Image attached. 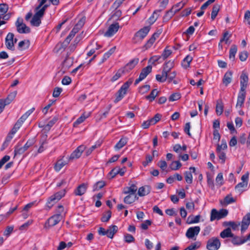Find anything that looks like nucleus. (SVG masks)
I'll return each mask as SVG.
<instances>
[{
    "label": "nucleus",
    "mask_w": 250,
    "mask_h": 250,
    "mask_svg": "<svg viewBox=\"0 0 250 250\" xmlns=\"http://www.w3.org/2000/svg\"><path fill=\"white\" fill-rule=\"evenodd\" d=\"M58 120V117L57 116L54 117L48 123L45 125L44 126V131L45 132H48L51 128L55 124Z\"/></svg>",
    "instance_id": "nucleus-23"
},
{
    "label": "nucleus",
    "mask_w": 250,
    "mask_h": 250,
    "mask_svg": "<svg viewBox=\"0 0 250 250\" xmlns=\"http://www.w3.org/2000/svg\"><path fill=\"white\" fill-rule=\"evenodd\" d=\"M200 231L199 226L189 228L187 231L186 235L188 238H192L195 235H197Z\"/></svg>",
    "instance_id": "nucleus-9"
},
{
    "label": "nucleus",
    "mask_w": 250,
    "mask_h": 250,
    "mask_svg": "<svg viewBox=\"0 0 250 250\" xmlns=\"http://www.w3.org/2000/svg\"><path fill=\"white\" fill-rule=\"evenodd\" d=\"M184 175L186 182L189 184H191L192 183V175L191 171H186Z\"/></svg>",
    "instance_id": "nucleus-36"
},
{
    "label": "nucleus",
    "mask_w": 250,
    "mask_h": 250,
    "mask_svg": "<svg viewBox=\"0 0 250 250\" xmlns=\"http://www.w3.org/2000/svg\"><path fill=\"white\" fill-rule=\"evenodd\" d=\"M105 186V183L103 181L97 182L94 186L93 188L94 190H98L101 189Z\"/></svg>",
    "instance_id": "nucleus-46"
},
{
    "label": "nucleus",
    "mask_w": 250,
    "mask_h": 250,
    "mask_svg": "<svg viewBox=\"0 0 250 250\" xmlns=\"http://www.w3.org/2000/svg\"><path fill=\"white\" fill-rule=\"evenodd\" d=\"M9 9L8 4L5 3L0 4V16L4 15L7 13Z\"/></svg>",
    "instance_id": "nucleus-37"
},
{
    "label": "nucleus",
    "mask_w": 250,
    "mask_h": 250,
    "mask_svg": "<svg viewBox=\"0 0 250 250\" xmlns=\"http://www.w3.org/2000/svg\"><path fill=\"white\" fill-rule=\"evenodd\" d=\"M248 53L247 51H243L239 54V59L242 62L246 61L248 58Z\"/></svg>",
    "instance_id": "nucleus-64"
},
{
    "label": "nucleus",
    "mask_w": 250,
    "mask_h": 250,
    "mask_svg": "<svg viewBox=\"0 0 250 250\" xmlns=\"http://www.w3.org/2000/svg\"><path fill=\"white\" fill-rule=\"evenodd\" d=\"M91 115L90 112H84L83 114L79 117V124L83 122L86 119L89 117Z\"/></svg>",
    "instance_id": "nucleus-47"
},
{
    "label": "nucleus",
    "mask_w": 250,
    "mask_h": 250,
    "mask_svg": "<svg viewBox=\"0 0 250 250\" xmlns=\"http://www.w3.org/2000/svg\"><path fill=\"white\" fill-rule=\"evenodd\" d=\"M151 71L152 66L151 65H148L146 67L144 68L142 70L139 78L135 80L134 84L137 85L141 81L145 79L146 76L151 72Z\"/></svg>",
    "instance_id": "nucleus-4"
},
{
    "label": "nucleus",
    "mask_w": 250,
    "mask_h": 250,
    "mask_svg": "<svg viewBox=\"0 0 250 250\" xmlns=\"http://www.w3.org/2000/svg\"><path fill=\"white\" fill-rule=\"evenodd\" d=\"M78 24H76L74 27L71 30L69 35L65 39L64 43H66V44H68L69 43L71 40L74 38L75 34L78 32V28L77 27Z\"/></svg>",
    "instance_id": "nucleus-17"
},
{
    "label": "nucleus",
    "mask_w": 250,
    "mask_h": 250,
    "mask_svg": "<svg viewBox=\"0 0 250 250\" xmlns=\"http://www.w3.org/2000/svg\"><path fill=\"white\" fill-rule=\"evenodd\" d=\"M118 228L116 225H111L109 226L106 230L107 237L109 238H113L114 234L118 231Z\"/></svg>",
    "instance_id": "nucleus-18"
},
{
    "label": "nucleus",
    "mask_w": 250,
    "mask_h": 250,
    "mask_svg": "<svg viewBox=\"0 0 250 250\" xmlns=\"http://www.w3.org/2000/svg\"><path fill=\"white\" fill-rule=\"evenodd\" d=\"M78 158V147L71 154L69 157V161H72Z\"/></svg>",
    "instance_id": "nucleus-58"
},
{
    "label": "nucleus",
    "mask_w": 250,
    "mask_h": 250,
    "mask_svg": "<svg viewBox=\"0 0 250 250\" xmlns=\"http://www.w3.org/2000/svg\"><path fill=\"white\" fill-rule=\"evenodd\" d=\"M17 31L21 34L29 33L30 32V29L25 24L23 23L21 26L17 28Z\"/></svg>",
    "instance_id": "nucleus-30"
},
{
    "label": "nucleus",
    "mask_w": 250,
    "mask_h": 250,
    "mask_svg": "<svg viewBox=\"0 0 250 250\" xmlns=\"http://www.w3.org/2000/svg\"><path fill=\"white\" fill-rule=\"evenodd\" d=\"M232 72L231 71H228L224 76L223 79V83L227 86L231 82Z\"/></svg>",
    "instance_id": "nucleus-19"
},
{
    "label": "nucleus",
    "mask_w": 250,
    "mask_h": 250,
    "mask_svg": "<svg viewBox=\"0 0 250 250\" xmlns=\"http://www.w3.org/2000/svg\"><path fill=\"white\" fill-rule=\"evenodd\" d=\"M14 34L13 33L9 32L5 38V44L6 48L10 50H15V46L14 45Z\"/></svg>",
    "instance_id": "nucleus-5"
},
{
    "label": "nucleus",
    "mask_w": 250,
    "mask_h": 250,
    "mask_svg": "<svg viewBox=\"0 0 250 250\" xmlns=\"http://www.w3.org/2000/svg\"><path fill=\"white\" fill-rule=\"evenodd\" d=\"M162 11V9H159L156 10L153 12L152 15L148 19V22L151 25L156 21L159 16L158 13L161 12Z\"/></svg>",
    "instance_id": "nucleus-24"
},
{
    "label": "nucleus",
    "mask_w": 250,
    "mask_h": 250,
    "mask_svg": "<svg viewBox=\"0 0 250 250\" xmlns=\"http://www.w3.org/2000/svg\"><path fill=\"white\" fill-rule=\"evenodd\" d=\"M150 86L148 84L144 85L139 88V92L142 94H145L150 90Z\"/></svg>",
    "instance_id": "nucleus-52"
},
{
    "label": "nucleus",
    "mask_w": 250,
    "mask_h": 250,
    "mask_svg": "<svg viewBox=\"0 0 250 250\" xmlns=\"http://www.w3.org/2000/svg\"><path fill=\"white\" fill-rule=\"evenodd\" d=\"M68 163V159L66 158V160H64V156L61 159H59L54 166V169L56 171H59L62 167L66 165Z\"/></svg>",
    "instance_id": "nucleus-14"
},
{
    "label": "nucleus",
    "mask_w": 250,
    "mask_h": 250,
    "mask_svg": "<svg viewBox=\"0 0 250 250\" xmlns=\"http://www.w3.org/2000/svg\"><path fill=\"white\" fill-rule=\"evenodd\" d=\"M127 90L121 86V87L116 94V99L114 101V103H117L118 102L121 101L126 94Z\"/></svg>",
    "instance_id": "nucleus-15"
},
{
    "label": "nucleus",
    "mask_w": 250,
    "mask_h": 250,
    "mask_svg": "<svg viewBox=\"0 0 250 250\" xmlns=\"http://www.w3.org/2000/svg\"><path fill=\"white\" fill-rule=\"evenodd\" d=\"M227 148V145L225 142H224L223 140L222 141L221 145L218 144L217 147L216 148V152H220V151H222V149H226Z\"/></svg>",
    "instance_id": "nucleus-57"
},
{
    "label": "nucleus",
    "mask_w": 250,
    "mask_h": 250,
    "mask_svg": "<svg viewBox=\"0 0 250 250\" xmlns=\"http://www.w3.org/2000/svg\"><path fill=\"white\" fill-rule=\"evenodd\" d=\"M249 78L248 75L244 72H242L240 76V90L245 91V89L248 85Z\"/></svg>",
    "instance_id": "nucleus-12"
},
{
    "label": "nucleus",
    "mask_w": 250,
    "mask_h": 250,
    "mask_svg": "<svg viewBox=\"0 0 250 250\" xmlns=\"http://www.w3.org/2000/svg\"><path fill=\"white\" fill-rule=\"evenodd\" d=\"M30 42L29 40H23L20 42L18 43V48L19 50H25L29 48Z\"/></svg>",
    "instance_id": "nucleus-28"
},
{
    "label": "nucleus",
    "mask_w": 250,
    "mask_h": 250,
    "mask_svg": "<svg viewBox=\"0 0 250 250\" xmlns=\"http://www.w3.org/2000/svg\"><path fill=\"white\" fill-rule=\"evenodd\" d=\"M162 116L159 113L156 114L153 118L150 119V121H151V124L153 125H155L161 119Z\"/></svg>",
    "instance_id": "nucleus-61"
},
{
    "label": "nucleus",
    "mask_w": 250,
    "mask_h": 250,
    "mask_svg": "<svg viewBox=\"0 0 250 250\" xmlns=\"http://www.w3.org/2000/svg\"><path fill=\"white\" fill-rule=\"evenodd\" d=\"M127 142V138L126 137H122L120 141L115 146L114 148L116 150H119L124 147Z\"/></svg>",
    "instance_id": "nucleus-26"
},
{
    "label": "nucleus",
    "mask_w": 250,
    "mask_h": 250,
    "mask_svg": "<svg viewBox=\"0 0 250 250\" xmlns=\"http://www.w3.org/2000/svg\"><path fill=\"white\" fill-rule=\"evenodd\" d=\"M219 219L224 218L228 214V211L226 209H221L218 211Z\"/></svg>",
    "instance_id": "nucleus-60"
},
{
    "label": "nucleus",
    "mask_w": 250,
    "mask_h": 250,
    "mask_svg": "<svg viewBox=\"0 0 250 250\" xmlns=\"http://www.w3.org/2000/svg\"><path fill=\"white\" fill-rule=\"evenodd\" d=\"M240 225V223L237 224L236 223L232 221H226L223 223V226L227 227L230 226L233 230H236L238 226Z\"/></svg>",
    "instance_id": "nucleus-33"
},
{
    "label": "nucleus",
    "mask_w": 250,
    "mask_h": 250,
    "mask_svg": "<svg viewBox=\"0 0 250 250\" xmlns=\"http://www.w3.org/2000/svg\"><path fill=\"white\" fill-rule=\"evenodd\" d=\"M237 51V47L236 45L233 44L231 45L229 50V59L232 61L235 60V56Z\"/></svg>",
    "instance_id": "nucleus-31"
},
{
    "label": "nucleus",
    "mask_w": 250,
    "mask_h": 250,
    "mask_svg": "<svg viewBox=\"0 0 250 250\" xmlns=\"http://www.w3.org/2000/svg\"><path fill=\"white\" fill-rule=\"evenodd\" d=\"M137 189V186L134 184H132L129 187L124 188V193L125 194H128V195L124 198L125 203H133L135 201L137 198H138L136 194Z\"/></svg>",
    "instance_id": "nucleus-1"
},
{
    "label": "nucleus",
    "mask_w": 250,
    "mask_h": 250,
    "mask_svg": "<svg viewBox=\"0 0 250 250\" xmlns=\"http://www.w3.org/2000/svg\"><path fill=\"white\" fill-rule=\"evenodd\" d=\"M232 239L231 240V242L234 245H241L246 242H247L249 239H248V237L246 238L242 239L238 236H234L232 237Z\"/></svg>",
    "instance_id": "nucleus-22"
},
{
    "label": "nucleus",
    "mask_w": 250,
    "mask_h": 250,
    "mask_svg": "<svg viewBox=\"0 0 250 250\" xmlns=\"http://www.w3.org/2000/svg\"><path fill=\"white\" fill-rule=\"evenodd\" d=\"M119 28V25L118 22L111 24L108 27L106 32L104 33V35L106 37H110L115 34Z\"/></svg>",
    "instance_id": "nucleus-8"
},
{
    "label": "nucleus",
    "mask_w": 250,
    "mask_h": 250,
    "mask_svg": "<svg viewBox=\"0 0 250 250\" xmlns=\"http://www.w3.org/2000/svg\"><path fill=\"white\" fill-rule=\"evenodd\" d=\"M79 18H80L79 20V26L83 27L86 21V16L84 12L79 14Z\"/></svg>",
    "instance_id": "nucleus-44"
},
{
    "label": "nucleus",
    "mask_w": 250,
    "mask_h": 250,
    "mask_svg": "<svg viewBox=\"0 0 250 250\" xmlns=\"http://www.w3.org/2000/svg\"><path fill=\"white\" fill-rule=\"evenodd\" d=\"M25 151V149L23 147V146L19 147L18 146L15 147L14 149V154L15 156L17 155H21Z\"/></svg>",
    "instance_id": "nucleus-51"
},
{
    "label": "nucleus",
    "mask_w": 250,
    "mask_h": 250,
    "mask_svg": "<svg viewBox=\"0 0 250 250\" xmlns=\"http://www.w3.org/2000/svg\"><path fill=\"white\" fill-rule=\"evenodd\" d=\"M221 243L219 239L217 237L209 239L207 244V249L208 250H217L220 247Z\"/></svg>",
    "instance_id": "nucleus-3"
},
{
    "label": "nucleus",
    "mask_w": 250,
    "mask_h": 250,
    "mask_svg": "<svg viewBox=\"0 0 250 250\" xmlns=\"http://www.w3.org/2000/svg\"><path fill=\"white\" fill-rule=\"evenodd\" d=\"M215 219L219 220V213L216 209L213 208L211 210L210 215V221H212Z\"/></svg>",
    "instance_id": "nucleus-43"
},
{
    "label": "nucleus",
    "mask_w": 250,
    "mask_h": 250,
    "mask_svg": "<svg viewBox=\"0 0 250 250\" xmlns=\"http://www.w3.org/2000/svg\"><path fill=\"white\" fill-rule=\"evenodd\" d=\"M182 166L181 163L179 161H173L170 165V168L172 170L179 169Z\"/></svg>",
    "instance_id": "nucleus-35"
},
{
    "label": "nucleus",
    "mask_w": 250,
    "mask_h": 250,
    "mask_svg": "<svg viewBox=\"0 0 250 250\" xmlns=\"http://www.w3.org/2000/svg\"><path fill=\"white\" fill-rule=\"evenodd\" d=\"M171 51L169 49H167L166 48L162 54V57L163 58V61L165 60L168 57H169L171 54Z\"/></svg>",
    "instance_id": "nucleus-59"
},
{
    "label": "nucleus",
    "mask_w": 250,
    "mask_h": 250,
    "mask_svg": "<svg viewBox=\"0 0 250 250\" xmlns=\"http://www.w3.org/2000/svg\"><path fill=\"white\" fill-rule=\"evenodd\" d=\"M248 185V182H242L238 183L235 187V189L240 192H242L243 190V188H246Z\"/></svg>",
    "instance_id": "nucleus-42"
},
{
    "label": "nucleus",
    "mask_w": 250,
    "mask_h": 250,
    "mask_svg": "<svg viewBox=\"0 0 250 250\" xmlns=\"http://www.w3.org/2000/svg\"><path fill=\"white\" fill-rule=\"evenodd\" d=\"M34 143L35 139L34 138L29 139L24 146H23V147L25 149V151H26L31 146L34 145Z\"/></svg>",
    "instance_id": "nucleus-53"
},
{
    "label": "nucleus",
    "mask_w": 250,
    "mask_h": 250,
    "mask_svg": "<svg viewBox=\"0 0 250 250\" xmlns=\"http://www.w3.org/2000/svg\"><path fill=\"white\" fill-rule=\"evenodd\" d=\"M173 62L169 61L164 64L163 69L168 72H170V70L172 69V68H173Z\"/></svg>",
    "instance_id": "nucleus-48"
},
{
    "label": "nucleus",
    "mask_w": 250,
    "mask_h": 250,
    "mask_svg": "<svg viewBox=\"0 0 250 250\" xmlns=\"http://www.w3.org/2000/svg\"><path fill=\"white\" fill-rule=\"evenodd\" d=\"M65 189H62L51 196L48 199V203L58 202L65 194Z\"/></svg>",
    "instance_id": "nucleus-7"
},
{
    "label": "nucleus",
    "mask_w": 250,
    "mask_h": 250,
    "mask_svg": "<svg viewBox=\"0 0 250 250\" xmlns=\"http://www.w3.org/2000/svg\"><path fill=\"white\" fill-rule=\"evenodd\" d=\"M250 224V213H248L245 215L242 219L241 222V229L242 232H244L247 229Z\"/></svg>",
    "instance_id": "nucleus-10"
},
{
    "label": "nucleus",
    "mask_w": 250,
    "mask_h": 250,
    "mask_svg": "<svg viewBox=\"0 0 250 250\" xmlns=\"http://www.w3.org/2000/svg\"><path fill=\"white\" fill-rule=\"evenodd\" d=\"M62 219V215L55 214L48 219L44 225V228L48 229L57 225Z\"/></svg>",
    "instance_id": "nucleus-2"
},
{
    "label": "nucleus",
    "mask_w": 250,
    "mask_h": 250,
    "mask_svg": "<svg viewBox=\"0 0 250 250\" xmlns=\"http://www.w3.org/2000/svg\"><path fill=\"white\" fill-rule=\"evenodd\" d=\"M150 192V187L148 186H145L138 189V194L140 196L147 195Z\"/></svg>",
    "instance_id": "nucleus-20"
},
{
    "label": "nucleus",
    "mask_w": 250,
    "mask_h": 250,
    "mask_svg": "<svg viewBox=\"0 0 250 250\" xmlns=\"http://www.w3.org/2000/svg\"><path fill=\"white\" fill-rule=\"evenodd\" d=\"M236 202V198L232 197L231 194L227 195L224 199V201H220V203H231Z\"/></svg>",
    "instance_id": "nucleus-38"
},
{
    "label": "nucleus",
    "mask_w": 250,
    "mask_h": 250,
    "mask_svg": "<svg viewBox=\"0 0 250 250\" xmlns=\"http://www.w3.org/2000/svg\"><path fill=\"white\" fill-rule=\"evenodd\" d=\"M125 73L124 72V70H123L122 69H119L117 72L116 73L115 75H114L112 78L111 79V81L112 82H114L116 81H117L119 78L121 77L122 74Z\"/></svg>",
    "instance_id": "nucleus-40"
},
{
    "label": "nucleus",
    "mask_w": 250,
    "mask_h": 250,
    "mask_svg": "<svg viewBox=\"0 0 250 250\" xmlns=\"http://www.w3.org/2000/svg\"><path fill=\"white\" fill-rule=\"evenodd\" d=\"M139 59L138 58H134L133 60H131L128 63H127L124 67L122 69L123 70H124V72L125 73L126 72H128L131 70H132L138 63Z\"/></svg>",
    "instance_id": "nucleus-11"
},
{
    "label": "nucleus",
    "mask_w": 250,
    "mask_h": 250,
    "mask_svg": "<svg viewBox=\"0 0 250 250\" xmlns=\"http://www.w3.org/2000/svg\"><path fill=\"white\" fill-rule=\"evenodd\" d=\"M36 13L33 16L30 21V24L33 26H39L41 23V19L43 16V14L41 13L38 10H36Z\"/></svg>",
    "instance_id": "nucleus-6"
},
{
    "label": "nucleus",
    "mask_w": 250,
    "mask_h": 250,
    "mask_svg": "<svg viewBox=\"0 0 250 250\" xmlns=\"http://www.w3.org/2000/svg\"><path fill=\"white\" fill-rule=\"evenodd\" d=\"M87 189V185L83 184L79 185V195H81L84 193Z\"/></svg>",
    "instance_id": "nucleus-63"
},
{
    "label": "nucleus",
    "mask_w": 250,
    "mask_h": 250,
    "mask_svg": "<svg viewBox=\"0 0 250 250\" xmlns=\"http://www.w3.org/2000/svg\"><path fill=\"white\" fill-rule=\"evenodd\" d=\"M159 93L160 91H157L156 89H154L148 95L146 96V99L149 100V102H152L159 95Z\"/></svg>",
    "instance_id": "nucleus-27"
},
{
    "label": "nucleus",
    "mask_w": 250,
    "mask_h": 250,
    "mask_svg": "<svg viewBox=\"0 0 250 250\" xmlns=\"http://www.w3.org/2000/svg\"><path fill=\"white\" fill-rule=\"evenodd\" d=\"M150 29V28L149 26H145L137 31L135 33V36L139 37L140 39L143 40L147 35Z\"/></svg>",
    "instance_id": "nucleus-13"
},
{
    "label": "nucleus",
    "mask_w": 250,
    "mask_h": 250,
    "mask_svg": "<svg viewBox=\"0 0 250 250\" xmlns=\"http://www.w3.org/2000/svg\"><path fill=\"white\" fill-rule=\"evenodd\" d=\"M151 223L152 222L150 220H147L141 225V228L144 230H146L148 229V227L151 225Z\"/></svg>",
    "instance_id": "nucleus-62"
},
{
    "label": "nucleus",
    "mask_w": 250,
    "mask_h": 250,
    "mask_svg": "<svg viewBox=\"0 0 250 250\" xmlns=\"http://www.w3.org/2000/svg\"><path fill=\"white\" fill-rule=\"evenodd\" d=\"M223 112V104L222 103L217 102L216 105V112L218 115H220Z\"/></svg>",
    "instance_id": "nucleus-41"
},
{
    "label": "nucleus",
    "mask_w": 250,
    "mask_h": 250,
    "mask_svg": "<svg viewBox=\"0 0 250 250\" xmlns=\"http://www.w3.org/2000/svg\"><path fill=\"white\" fill-rule=\"evenodd\" d=\"M125 241L126 243H130L135 241L134 237L130 234H126L124 236Z\"/></svg>",
    "instance_id": "nucleus-54"
},
{
    "label": "nucleus",
    "mask_w": 250,
    "mask_h": 250,
    "mask_svg": "<svg viewBox=\"0 0 250 250\" xmlns=\"http://www.w3.org/2000/svg\"><path fill=\"white\" fill-rule=\"evenodd\" d=\"M181 98V94L179 93H175L172 94H171L168 100L169 101L173 102L176 100H179Z\"/></svg>",
    "instance_id": "nucleus-50"
},
{
    "label": "nucleus",
    "mask_w": 250,
    "mask_h": 250,
    "mask_svg": "<svg viewBox=\"0 0 250 250\" xmlns=\"http://www.w3.org/2000/svg\"><path fill=\"white\" fill-rule=\"evenodd\" d=\"M220 10V5L216 4L213 5L212 7V10L211 14V18L212 20H214L217 16L218 12Z\"/></svg>",
    "instance_id": "nucleus-32"
},
{
    "label": "nucleus",
    "mask_w": 250,
    "mask_h": 250,
    "mask_svg": "<svg viewBox=\"0 0 250 250\" xmlns=\"http://www.w3.org/2000/svg\"><path fill=\"white\" fill-rule=\"evenodd\" d=\"M246 97V91H240L238 97H237V103L236 105V107H237L239 106L240 107H241L242 105L244 104L245 99Z\"/></svg>",
    "instance_id": "nucleus-16"
},
{
    "label": "nucleus",
    "mask_w": 250,
    "mask_h": 250,
    "mask_svg": "<svg viewBox=\"0 0 250 250\" xmlns=\"http://www.w3.org/2000/svg\"><path fill=\"white\" fill-rule=\"evenodd\" d=\"M180 9H176L174 11H173V8H171L169 10L167 11L163 17L164 21H167L169 20L174 16V15Z\"/></svg>",
    "instance_id": "nucleus-21"
},
{
    "label": "nucleus",
    "mask_w": 250,
    "mask_h": 250,
    "mask_svg": "<svg viewBox=\"0 0 250 250\" xmlns=\"http://www.w3.org/2000/svg\"><path fill=\"white\" fill-rule=\"evenodd\" d=\"M121 15L122 11L119 9H115V11L112 15V18L115 20L117 21L119 20V18Z\"/></svg>",
    "instance_id": "nucleus-55"
},
{
    "label": "nucleus",
    "mask_w": 250,
    "mask_h": 250,
    "mask_svg": "<svg viewBox=\"0 0 250 250\" xmlns=\"http://www.w3.org/2000/svg\"><path fill=\"white\" fill-rule=\"evenodd\" d=\"M200 242H196L195 243H191V244L187 248L189 250H195L200 248Z\"/></svg>",
    "instance_id": "nucleus-56"
},
{
    "label": "nucleus",
    "mask_w": 250,
    "mask_h": 250,
    "mask_svg": "<svg viewBox=\"0 0 250 250\" xmlns=\"http://www.w3.org/2000/svg\"><path fill=\"white\" fill-rule=\"evenodd\" d=\"M220 236L222 238L233 237V234L231 232L230 228H228L220 233Z\"/></svg>",
    "instance_id": "nucleus-25"
},
{
    "label": "nucleus",
    "mask_w": 250,
    "mask_h": 250,
    "mask_svg": "<svg viewBox=\"0 0 250 250\" xmlns=\"http://www.w3.org/2000/svg\"><path fill=\"white\" fill-rule=\"evenodd\" d=\"M116 49V46H114L111 48L108 52H106L104 54L102 63L104 62L105 60H106L109 57L115 52Z\"/></svg>",
    "instance_id": "nucleus-34"
},
{
    "label": "nucleus",
    "mask_w": 250,
    "mask_h": 250,
    "mask_svg": "<svg viewBox=\"0 0 250 250\" xmlns=\"http://www.w3.org/2000/svg\"><path fill=\"white\" fill-rule=\"evenodd\" d=\"M159 36L154 33L144 45V47L146 48V49H148V48L150 47L154 42L156 39Z\"/></svg>",
    "instance_id": "nucleus-29"
},
{
    "label": "nucleus",
    "mask_w": 250,
    "mask_h": 250,
    "mask_svg": "<svg viewBox=\"0 0 250 250\" xmlns=\"http://www.w3.org/2000/svg\"><path fill=\"white\" fill-rule=\"evenodd\" d=\"M111 216V212L108 210L106 212L103 213V216L101 219L102 222H107L109 221Z\"/></svg>",
    "instance_id": "nucleus-39"
},
{
    "label": "nucleus",
    "mask_w": 250,
    "mask_h": 250,
    "mask_svg": "<svg viewBox=\"0 0 250 250\" xmlns=\"http://www.w3.org/2000/svg\"><path fill=\"white\" fill-rule=\"evenodd\" d=\"M216 183L219 187L221 186L224 184L223 177L222 173H219L216 178Z\"/></svg>",
    "instance_id": "nucleus-45"
},
{
    "label": "nucleus",
    "mask_w": 250,
    "mask_h": 250,
    "mask_svg": "<svg viewBox=\"0 0 250 250\" xmlns=\"http://www.w3.org/2000/svg\"><path fill=\"white\" fill-rule=\"evenodd\" d=\"M200 215H198L195 216V217H191L190 218V217L188 218V221L189 224H194L197 223L199 222L200 219Z\"/></svg>",
    "instance_id": "nucleus-49"
}]
</instances>
